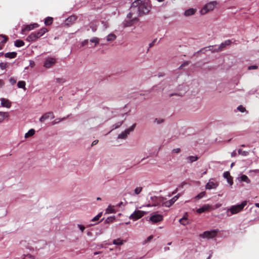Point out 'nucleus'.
Masks as SVG:
<instances>
[{"mask_svg":"<svg viewBox=\"0 0 259 259\" xmlns=\"http://www.w3.org/2000/svg\"><path fill=\"white\" fill-rule=\"evenodd\" d=\"M132 11H136V14L141 15L148 13L150 7L146 2V0H136L132 4Z\"/></svg>","mask_w":259,"mask_h":259,"instance_id":"nucleus-1","label":"nucleus"},{"mask_svg":"<svg viewBox=\"0 0 259 259\" xmlns=\"http://www.w3.org/2000/svg\"><path fill=\"white\" fill-rule=\"evenodd\" d=\"M247 201L245 200L242 201L240 204L232 205L227 209V215L230 217L232 215L237 214L242 211L244 207L247 205Z\"/></svg>","mask_w":259,"mask_h":259,"instance_id":"nucleus-2","label":"nucleus"},{"mask_svg":"<svg viewBox=\"0 0 259 259\" xmlns=\"http://www.w3.org/2000/svg\"><path fill=\"white\" fill-rule=\"evenodd\" d=\"M217 4L218 3L216 1H212L206 4L200 10L201 14L204 15L207 12L212 11Z\"/></svg>","mask_w":259,"mask_h":259,"instance_id":"nucleus-3","label":"nucleus"},{"mask_svg":"<svg viewBox=\"0 0 259 259\" xmlns=\"http://www.w3.org/2000/svg\"><path fill=\"white\" fill-rule=\"evenodd\" d=\"M150 199L151 200V204H147V206L148 207L160 205L162 201L163 200V198L153 196L150 197Z\"/></svg>","mask_w":259,"mask_h":259,"instance_id":"nucleus-4","label":"nucleus"},{"mask_svg":"<svg viewBox=\"0 0 259 259\" xmlns=\"http://www.w3.org/2000/svg\"><path fill=\"white\" fill-rule=\"evenodd\" d=\"M136 125V123L133 124L130 128L126 129L124 131L119 134L117 136V138L120 139H125L130 133L134 130Z\"/></svg>","mask_w":259,"mask_h":259,"instance_id":"nucleus-5","label":"nucleus"},{"mask_svg":"<svg viewBox=\"0 0 259 259\" xmlns=\"http://www.w3.org/2000/svg\"><path fill=\"white\" fill-rule=\"evenodd\" d=\"M218 232V230H213L210 231H205L202 234L200 235V237L202 238L210 239L216 236Z\"/></svg>","mask_w":259,"mask_h":259,"instance_id":"nucleus-6","label":"nucleus"},{"mask_svg":"<svg viewBox=\"0 0 259 259\" xmlns=\"http://www.w3.org/2000/svg\"><path fill=\"white\" fill-rule=\"evenodd\" d=\"M145 213V211L136 210L130 215L129 218L133 221H136L143 217Z\"/></svg>","mask_w":259,"mask_h":259,"instance_id":"nucleus-7","label":"nucleus"},{"mask_svg":"<svg viewBox=\"0 0 259 259\" xmlns=\"http://www.w3.org/2000/svg\"><path fill=\"white\" fill-rule=\"evenodd\" d=\"M219 185L218 182L213 179H210L205 185V189L211 190L216 188Z\"/></svg>","mask_w":259,"mask_h":259,"instance_id":"nucleus-8","label":"nucleus"},{"mask_svg":"<svg viewBox=\"0 0 259 259\" xmlns=\"http://www.w3.org/2000/svg\"><path fill=\"white\" fill-rule=\"evenodd\" d=\"M56 62V58L54 57H48L45 60L44 66L46 68H49L53 66Z\"/></svg>","mask_w":259,"mask_h":259,"instance_id":"nucleus-9","label":"nucleus"},{"mask_svg":"<svg viewBox=\"0 0 259 259\" xmlns=\"http://www.w3.org/2000/svg\"><path fill=\"white\" fill-rule=\"evenodd\" d=\"M163 216L160 214L152 213L149 220L152 222L155 223L162 221Z\"/></svg>","mask_w":259,"mask_h":259,"instance_id":"nucleus-10","label":"nucleus"},{"mask_svg":"<svg viewBox=\"0 0 259 259\" xmlns=\"http://www.w3.org/2000/svg\"><path fill=\"white\" fill-rule=\"evenodd\" d=\"M54 117L55 116L53 113L52 112H49L41 116L39 118V121L41 122H43L49 118L53 119Z\"/></svg>","mask_w":259,"mask_h":259,"instance_id":"nucleus-11","label":"nucleus"},{"mask_svg":"<svg viewBox=\"0 0 259 259\" xmlns=\"http://www.w3.org/2000/svg\"><path fill=\"white\" fill-rule=\"evenodd\" d=\"M39 38L36 31L31 32L26 38V40L29 42L35 41Z\"/></svg>","mask_w":259,"mask_h":259,"instance_id":"nucleus-12","label":"nucleus"},{"mask_svg":"<svg viewBox=\"0 0 259 259\" xmlns=\"http://www.w3.org/2000/svg\"><path fill=\"white\" fill-rule=\"evenodd\" d=\"M1 105L2 107L10 108L11 106V102L7 99L1 98Z\"/></svg>","mask_w":259,"mask_h":259,"instance_id":"nucleus-13","label":"nucleus"},{"mask_svg":"<svg viewBox=\"0 0 259 259\" xmlns=\"http://www.w3.org/2000/svg\"><path fill=\"white\" fill-rule=\"evenodd\" d=\"M179 89L182 90H183L182 92H180L177 93H174V94H170L169 95V97H171V96H172L174 95H178V96H182L188 91V88L187 87H186V86H184V85L180 86Z\"/></svg>","mask_w":259,"mask_h":259,"instance_id":"nucleus-14","label":"nucleus"},{"mask_svg":"<svg viewBox=\"0 0 259 259\" xmlns=\"http://www.w3.org/2000/svg\"><path fill=\"white\" fill-rule=\"evenodd\" d=\"M212 206L209 204H205L202 207L196 209V212L201 213L211 209Z\"/></svg>","mask_w":259,"mask_h":259,"instance_id":"nucleus-15","label":"nucleus"},{"mask_svg":"<svg viewBox=\"0 0 259 259\" xmlns=\"http://www.w3.org/2000/svg\"><path fill=\"white\" fill-rule=\"evenodd\" d=\"M238 179L240 181L244 182L246 183L247 184H249V183H250V182H251L250 179L248 178V177L245 175H241L238 177Z\"/></svg>","mask_w":259,"mask_h":259,"instance_id":"nucleus-16","label":"nucleus"},{"mask_svg":"<svg viewBox=\"0 0 259 259\" xmlns=\"http://www.w3.org/2000/svg\"><path fill=\"white\" fill-rule=\"evenodd\" d=\"M196 11V9L193 8H190L185 11L184 15L186 17L192 16L195 13Z\"/></svg>","mask_w":259,"mask_h":259,"instance_id":"nucleus-17","label":"nucleus"},{"mask_svg":"<svg viewBox=\"0 0 259 259\" xmlns=\"http://www.w3.org/2000/svg\"><path fill=\"white\" fill-rule=\"evenodd\" d=\"M138 19L137 18H134L133 19L128 21H124L123 22L124 26V27H129L132 26L134 22L136 21H137Z\"/></svg>","mask_w":259,"mask_h":259,"instance_id":"nucleus-18","label":"nucleus"},{"mask_svg":"<svg viewBox=\"0 0 259 259\" xmlns=\"http://www.w3.org/2000/svg\"><path fill=\"white\" fill-rule=\"evenodd\" d=\"M187 213H186L183 218L179 220L180 223L184 226H186L189 224V222L187 221Z\"/></svg>","mask_w":259,"mask_h":259,"instance_id":"nucleus-19","label":"nucleus"},{"mask_svg":"<svg viewBox=\"0 0 259 259\" xmlns=\"http://www.w3.org/2000/svg\"><path fill=\"white\" fill-rule=\"evenodd\" d=\"M48 31V30L46 28H42L38 31H36L39 38L43 36L46 32Z\"/></svg>","mask_w":259,"mask_h":259,"instance_id":"nucleus-20","label":"nucleus"},{"mask_svg":"<svg viewBox=\"0 0 259 259\" xmlns=\"http://www.w3.org/2000/svg\"><path fill=\"white\" fill-rule=\"evenodd\" d=\"M48 31V30L46 28H42L38 31H36L39 38L43 36L46 32Z\"/></svg>","mask_w":259,"mask_h":259,"instance_id":"nucleus-21","label":"nucleus"},{"mask_svg":"<svg viewBox=\"0 0 259 259\" xmlns=\"http://www.w3.org/2000/svg\"><path fill=\"white\" fill-rule=\"evenodd\" d=\"M116 210L114 208V206L109 205L106 209L105 213L107 214L115 213Z\"/></svg>","mask_w":259,"mask_h":259,"instance_id":"nucleus-22","label":"nucleus"},{"mask_svg":"<svg viewBox=\"0 0 259 259\" xmlns=\"http://www.w3.org/2000/svg\"><path fill=\"white\" fill-rule=\"evenodd\" d=\"M17 56V53L15 52L7 53L5 54V56L6 58L13 59L15 58Z\"/></svg>","mask_w":259,"mask_h":259,"instance_id":"nucleus-23","label":"nucleus"},{"mask_svg":"<svg viewBox=\"0 0 259 259\" xmlns=\"http://www.w3.org/2000/svg\"><path fill=\"white\" fill-rule=\"evenodd\" d=\"M9 114L6 112H0V122L3 121V120L6 118L8 117Z\"/></svg>","mask_w":259,"mask_h":259,"instance_id":"nucleus-24","label":"nucleus"},{"mask_svg":"<svg viewBox=\"0 0 259 259\" xmlns=\"http://www.w3.org/2000/svg\"><path fill=\"white\" fill-rule=\"evenodd\" d=\"M116 38L115 34L113 33H110L106 37V40L107 41H112L115 40Z\"/></svg>","mask_w":259,"mask_h":259,"instance_id":"nucleus-25","label":"nucleus"},{"mask_svg":"<svg viewBox=\"0 0 259 259\" xmlns=\"http://www.w3.org/2000/svg\"><path fill=\"white\" fill-rule=\"evenodd\" d=\"M34 134H35V130L33 128H31V129L29 130L28 131V132L25 134L24 137L25 138H28L29 137H31L32 136H33L34 135Z\"/></svg>","mask_w":259,"mask_h":259,"instance_id":"nucleus-26","label":"nucleus"},{"mask_svg":"<svg viewBox=\"0 0 259 259\" xmlns=\"http://www.w3.org/2000/svg\"><path fill=\"white\" fill-rule=\"evenodd\" d=\"M26 83L24 81H19L17 83V87L19 88L23 89L24 91L26 90L25 87Z\"/></svg>","mask_w":259,"mask_h":259,"instance_id":"nucleus-27","label":"nucleus"},{"mask_svg":"<svg viewBox=\"0 0 259 259\" xmlns=\"http://www.w3.org/2000/svg\"><path fill=\"white\" fill-rule=\"evenodd\" d=\"M14 45L16 47H21L24 45V42L22 40L18 39L14 42Z\"/></svg>","mask_w":259,"mask_h":259,"instance_id":"nucleus-28","label":"nucleus"},{"mask_svg":"<svg viewBox=\"0 0 259 259\" xmlns=\"http://www.w3.org/2000/svg\"><path fill=\"white\" fill-rule=\"evenodd\" d=\"M198 159L197 156H189L187 157V159L188 160V162L190 163H192L193 162L196 161Z\"/></svg>","mask_w":259,"mask_h":259,"instance_id":"nucleus-29","label":"nucleus"},{"mask_svg":"<svg viewBox=\"0 0 259 259\" xmlns=\"http://www.w3.org/2000/svg\"><path fill=\"white\" fill-rule=\"evenodd\" d=\"M53 23V18L48 17L45 19V24L46 25H50Z\"/></svg>","mask_w":259,"mask_h":259,"instance_id":"nucleus-30","label":"nucleus"},{"mask_svg":"<svg viewBox=\"0 0 259 259\" xmlns=\"http://www.w3.org/2000/svg\"><path fill=\"white\" fill-rule=\"evenodd\" d=\"M124 241L120 238H118L116 239H114L113 241V244L118 245H122Z\"/></svg>","mask_w":259,"mask_h":259,"instance_id":"nucleus-31","label":"nucleus"},{"mask_svg":"<svg viewBox=\"0 0 259 259\" xmlns=\"http://www.w3.org/2000/svg\"><path fill=\"white\" fill-rule=\"evenodd\" d=\"M164 122V119L161 118H155L153 121V123L154 124H159Z\"/></svg>","mask_w":259,"mask_h":259,"instance_id":"nucleus-32","label":"nucleus"},{"mask_svg":"<svg viewBox=\"0 0 259 259\" xmlns=\"http://www.w3.org/2000/svg\"><path fill=\"white\" fill-rule=\"evenodd\" d=\"M238 152L239 154L241 155L242 156H246L249 154V152L244 151L241 149H239Z\"/></svg>","mask_w":259,"mask_h":259,"instance_id":"nucleus-33","label":"nucleus"},{"mask_svg":"<svg viewBox=\"0 0 259 259\" xmlns=\"http://www.w3.org/2000/svg\"><path fill=\"white\" fill-rule=\"evenodd\" d=\"M164 199L163 198V200L162 201L161 205L166 206V207H170L171 205L170 202L168 201H164Z\"/></svg>","mask_w":259,"mask_h":259,"instance_id":"nucleus-34","label":"nucleus"},{"mask_svg":"<svg viewBox=\"0 0 259 259\" xmlns=\"http://www.w3.org/2000/svg\"><path fill=\"white\" fill-rule=\"evenodd\" d=\"M205 195V193L204 192H201L199 194H198L197 196H195V198L196 200H199L200 199L202 198Z\"/></svg>","mask_w":259,"mask_h":259,"instance_id":"nucleus-35","label":"nucleus"},{"mask_svg":"<svg viewBox=\"0 0 259 259\" xmlns=\"http://www.w3.org/2000/svg\"><path fill=\"white\" fill-rule=\"evenodd\" d=\"M142 189L143 188L142 187H136L134 190V194L136 195L139 194L141 192Z\"/></svg>","mask_w":259,"mask_h":259,"instance_id":"nucleus-36","label":"nucleus"},{"mask_svg":"<svg viewBox=\"0 0 259 259\" xmlns=\"http://www.w3.org/2000/svg\"><path fill=\"white\" fill-rule=\"evenodd\" d=\"M135 14H136V11H132V7H131V11H130V12L128 13V14H127L126 17L128 19H131L132 18L133 16Z\"/></svg>","mask_w":259,"mask_h":259,"instance_id":"nucleus-37","label":"nucleus"},{"mask_svg":"<svg viewBox=\"0 0 259 259\" xmlns=\"http://www.w3.org/2000/svg\"><path fill=\"white\" fill-rule=\"evenodd\" d=\"M34 28V27L33 25H28L25 26V27L22 29L23 31H30Z\"/></svg>","mask_w":259,"mask_h":259,"instance_id":"nucleus-38","label":"nucleus"},{"mask_svg":"<svg viewBox=\"0 0 259 259\" xmlns=\"http://www.w3.org/2000/svg\"><path fill=\"white\" fill-rule=\"evenodd\" d=\"M180 195L178 194L175 196H174L173 198H172L170 200H169V201L170 202V203L173 204L178 199V198L180 197Z\"/></svg>","mask_w":259,"mask_h":259,"instance_id":"nucleus-39","label":"nucleus"},{"mask_svg":"<svg viewBox=\"0 0 259 259\" xmlns=\"http://www.w3.org/2000/svg\"><path fill=\"white\" fill-rule=\"evenodd\" d=\"M68 117V116H67L66 117H63V118H58V119H56V120H55L54 121H53L52 122V124H55L56 123H58L65 119H66L67 117Z\"/></svg>","mask_w":259,"mask_h":259,"instance_id":"nucleus-40","label":"nucleus"},{"mask_svg":"<svg viewBox=\"0 0 259 259\" xmlns=\"http://www.w3.org/2000/svg\"><path fill=\"white\" fill-rule=\"evenodd\" d=\"M102 212H100L96 216H95V217H94L92 219V221L95 222V221H98L99 219V218L102 216Z\"/></svg>","mask_w":259,"mask_h":259,"instance_id":"nucleus-41","label":"nucleus"},{"mask_svg":"<svg viewBox=\"0 0 259 259\" xmlns=\"http://www.w3.org/2000/svg\"><path fill=\"white\" fill-rule=\"evenodd\" d=\"M123 121H119L116 123L115 124L113 125V129H116L119 127L122 124Z\"/></svg>","mask_w":259,"mask_h":259,"instance_id":"nucleus-42","label":"nucleus"},{"mask_svg":"<svg viewBox=\"0 0 259 259\" xmlns=\"http://www.w3.org/2000/svg\"><path fill=\"white\" fill-rule=\"evenodd\" d=\"M91 42L97 44L99 42V39L98 37H94L90 40Z\"/></svg>","mask_w":259,"mask_h":259,"instance_id":"nucleus-43","label":"nucleus"},{"mask_svg":"<svg viewBox=\"0 0 259 259\" xmlns=\"http://www.w3.org/2000/svg\"><path fill=\"white\" fill-rule=\"evenodd\" d=\"M7 67V63L2 62L0 63V68L1 69L4 70Z\"/></svg>","mask_w":259,"mask_h":259,"instance_id":"nucleus-44","label":"nucleus"},{"mask_svg":"<svg viewBox=\"0 0 259 259\" xmlns=\"http://www.w3.org/2000/svg\"><path fill=\"white\" fill-rule=\"evenodd\" d=\"M0 38H2V41H1L2 44H5L6 42L7 38L6 36L3 35H0Z\"/></svg>","mask_w":259,"mask_h":259,"instance_id":"nucleus-45","label":"nucleus"},{"mask_svg":"<svg viewBox=\"0 0 259 259\" xmlns=\"http://www.w3.org/2000/svg\"><path fill=\"white\" fill-rule=\"evenodd\" d=\"M223 177H224V178H225L226 179L231 177V176L230 175V173L228 171H226V172H224Z\"/></svg>","mask_w":259,"mask_h":259,"instance_id":"nucleus-46","label":"nucleus"},{"mask_svg":"<svg viewBox=\"0 0 259 259\" xmlns=\"http://www.w3.org/2000/svg\"><path fill=\"white\" fill-rule=\"evenodd\" d=\"M237 109L241 112H244L245 111V108L242 105H240L237 107Z\"/></svg>","mask_w":259,"mask_h":259,"instance_id":"nucleus-47","label":"nucleus"},{"mask_svg":"<svg viewBox=\"0 0 259 259\" xmlns=\"http://www.w3.org/2000/svg\"><path fill=\"white\" fill-rule=\"evenodd\" d=\"M78 228L79 229V230L81 231V232H83L84 230H85V227L82 225L78 224L77 225Z\"/></svg>","mask_w":259,"mask_h":259,"instance_id":"nucleus-48","label":"nucleus"},{"mask_svg":"<svg viewBox=\"0 0 259 259\" xmlns=\"http://www.w3.org/2000/svg\"><path fill=\"white\" fill-rule=\"evenodd\" d=\"M9 82L12 85H14L16 82V80L13 77H10L9 79Z\"/></svg>","mask_w":259,"mask_h":259,"instance_id":"nucleus-49","label":"nucleus"},{"mask_svg":"<svg viewBox=\"0 0 259 259\" xmlns=\"http://www.w3.org/2000/svg\"><path fill=\"white\" fill-rule=\"evenodd\" d=\"M181 149L179 148H175L172 150V153H178L180 152Z\"/></svg>","mask_w":259,"mask_h":259,"instance_id":"nucleus-50","label":"nucleus"},{"mask_svg":"<svg viewBox=\"0 0 259 259\" xmlns=\"http://www.w3.org/2000/svg\"><path fill=\"white\" fill-rule=\"evenodd\" d=\"M225 47V45L224 44V42H222L219 47L218 49H217V51H221L222 48H224Z\"/></svg>","mask_w":259,"mask_h":259,"instance_id":"nucleus-51","label":"nucleus"},{"mask_svg":"<svg viewBox=\"0 0 259 259\" xmlns=\"http://www.w3.org/2000/svg\"><path fill=\"white\" fill-rule=\"evenodd\" d=\"M257 68V66L256 65H251V66H249L248 67V70L256 69Z\"/></svg>","mask_w":259,"mask_h":259,"instance_id":"nucleus-52","label":"nucleus"},{"mask_svg":"<svg viewBox=\"0 0 259 259\" xmlns=\"http://www.w3.org/2000/svg\"><path fill=\"white\" fill-rule=\"evenodd\" d=\"M35 66V62L33 60L29 61V66L33 68Z\"/></svg>","mask_w":259,"mask_h":259,"instance_id":"nucleus-53","label":"nucleus"},{"mask_svg":"<svg viewBox=\"0 0 259 259\" xmlns=\"http://www.w3.org/2000/svg\"><path fill=\"white\" fill-rule=\"evenodd\" d=\"M227 182L230 185H232L233 184V181L231 179V177H230L229 178L227 179Z\"/></svg>","mask_w":259,"mask_h":259,"instance_id":"nucleus-54","label":"nucleus"},{"mask_svg":"<svg viewBox=\"0 0 259 259\" xmlns=\"http://www.w3.org/2000/svg\"><path fill=\"white\" fill-rule=\"evenodd\" d=\"M5 84V82L3 79H0V88H2Z\"/></svg>","mask_w":259,"mask_h":259,"instance_id":"nucleus-55","label":"nucleus"},{"mask_svg":"<svg viewBox=\"0 0 259 259\" xmlns=\"http://www.w3.org/2000/svg\"><path fill=\"white\" fill-rule=\"evenodd\" d=\"M231 44V41L230 40H227L224 42V44L226 46L229 45Z\"/></svg>","mask_w":259,"mask_h":259,"instance_id":"nucleus-56","label":"nucleus"},{"mask_svg":"<svg viewBox=\"0 0 259 259\" xmlns=\"http://www.w3.org/2000/svg\"><path fill=\"white\" fill-rule=\"evenodd\" d=\"M75 17L74 16H71L70 17H69L68 19H67V20H70V21H74L75 20Z\"/></svg>","mask_w":259,"mask_h":259,"instance_id":"nucleus-57","label":"nucleus"},{"mask_svg":"<svg viewBox=\"0 0 259 259\" xmlns=\"http://www.w3.org/2000/svg\"><path fill=\"white\" fill-rule=\"evenodd\" d=\"M237 155V153H236V152L235 151H233L232 153H231V156L232 157H235Z\"/></svg>","mask_w":259,"mask_h":259,"instance_id":"nucleus-58","label":"nucleus"},{"mask_svg":"<svg viewBox=\"0 0 259 259\" xmlns=\"http://www.w3.org/2000/svg\"><path fill=\"white\" fill-rule=\"evenodd\" d=\"M26 256H27L28 257H29V258H32V259H34V256H33V255H31V254H27V255H26Z\"/></svg>","mask_w":259,"mask_h":259,"instance_id":"nucleus-59","label":"nucleus"},{"mask_svg":"<svg viewBox=\"0 0 259 259\" xmlns=\"http://www.w3.org/2000/svg\"><path fill=\"white\" fill-rule=\"evenodd\" d=\"M114 218H112V217H110V218H108L106 220V222H108L110 221H112L113 219H114Z\"/></svg>","mask_w":259,"mask_h":259,"instance_id":"nucleus-60","label":"nucleus"},{"mask_svg":"<svg viewBox=\"0 0 259 259\" xmlns=\"http://www.w3.org/2000/svg\"><path fill=\"white\" fill-rule=\"evenodd\" d=\"M88 42V40H84L82 43V46H84V45H85Z\"/></svg>","mask_w":259,"mask_h":259,"instance_id":"nucleus-61","label":"nucleus"},{"mask_svg":"<svg viewBox=\"0 0 259 259\" xmlns=\"http://www.w3.org/2000/svg\"><path fill=\"white\" fill-rule=\"evenodd\" d=\"M98 142V140H95V141H93V142L92 143V145H96Z\"/></svg>","mask_w":259,"mask_h":259,"instance_id":"nucleus-62","label":"nucleus"},{"mask_svg":"<svg viewBox=\"0 0 259 259\" xmlns=\"http://www.w3.org/2000/svg\"><path fill=\"white\" fill-rule=\"evenodd\" d=\"M33 25V26L34 27V28H36L37 27H38V25L37 24V23H34L33 24H32Z\"/></svg>","mask_w":259,"mask_h":259,"instance_id":"nucleus-63","label":"nucleus"},{"mask_svg":"<svg viewBox=\"0 0 259 259\" xmlns=\"http://www.w3.org/2000/svg\"><path fill=\"white\" fill-rule=\"evenodd\" d=\"M255 206L258 208H259V203H255Z\"/></svg>","mask_w":259,"mask_h":259,"instance_id":"nucleus-64","label":"nucleus"}]
</instances>
